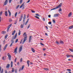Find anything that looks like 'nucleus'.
I'll list each match as a JSON object with an SVG mask.
<instances>
[{
    "label": "nucleus",
    "instance_id": "cd10ccee",
    "mask_svg": "<svg viewBox=\"0 0 73 73\" xmlns=\"http://www.w3.org/2000/svg\"><path fill=\"white\" fill-rule=\"evenodd\" d=\"M24 65H23L21 68V70H23V69H24Z\"/></svg>",
    "mask_w": 73,
    "mask_h": 73
},
{
    "label": "nucleus",
    "instance_id": "9b49d317",
    "mask_svg": "<svg viewBox=\"0 0 73 73\" xmlns=\"http://www.w3.org/2000/svg\"><path fill=\"white\" fill-rule=\"evenodd\" d=\"M25 19H26V15L25 14L24 15V17H23V22H24L25 21Z\"/></svg>",
    "mask_w": 73,
    "mask_h": 73
},
{
    "label": "nucleus",
    "instance_id": "4468645a",
    "mask_svg": "<svg viewBox=\"0 0 73 73\" xmlns=\"http://www.w3.org/2000/svg\"><path fill=\"white\" fill-rule=\"evenodd\" d=\"M8 3V0H6L5 2V5H6Z\"/></svg>",
    "mask_w": 73,
    "mask_h": 73
},
{
    "label": "nucleus",
    "instance_id": "1a4fd4ad",
    "mask_svg": "<svg viewBox=\"0 0 73 73\" xmlns=\"http://www.w3.org/2000/svg\"><path fill=\"white\" fill-rule=\"evenodd\" d=\"M17 33H16L14 38H13L12 39H13H13H16V37H17Z\"/></svg>",
    "mask_w": 73,
    "mask_h": 73
},
{
    "label": "nucleus",
    "instance_id": "f257e3e1",
    "mask_svg": "<svg viewBox=\"0 0 73 73\" xmlns=\"http://www.w3.org/2000/svg\"><path fill=\"white\" fill-rule=\"evenodd\" d=\"M23 35H25V36L23 39V40L22 42V44H24V42H25V41H26V40H27V35L26 34V33H24Z\"/></svg>",
    "mask_w": 73,
    "mask_h": 73
},
{
    "label": "nucleus",
    "instance_id": "f03ea898",
    "mask_svg": "<svg viewBox=\"0 0 73 73\" xmlns=\"http://www.w3.org/2000/svg\"><path fill=\"white\" fill-rule=\"evenodd\" d=\"M62 3H60L58 6L53 8V9H51V10H54V9H57L58 8H59V7H61V6H62Z\"/></svg>",
    "mask_w": 73,
    "mask_h": 73
},
{
    "label": "nucleus",
    "instance_id": "5701e85b",
    "mask_svg": "<svg viewBox=\"0 0 73 73\" xmlns=\"http://www.w3.org/2000/svg\"><path fill=\"white\" fill-rule=\"evenodd\" d=\"M24 3H23L22 5H21L20 6V8H22V7H23V5H24Z\"/></svg>",
    "mask_w": 73,
    "mask_h": 73
},
{
    "label": "nucleus",
    "instance_id": "4d7b16f0",
    "mask_svg": "<svg viewBox=\"0 0 73 73\" xmlns=\"http://www.w3.org/2000/svg\"><path fill=\"white\" fill-rule=\"evenodd\" d=\"M15 72L16 73H17V69H15Z\"/></svg>",
    "mask_w": 73,
    "mask_h": 73
},
{
    "label": "nucleus",
    "instance_id": "864d4df0",
    "mask_svg": "<svg viewBox=\"0 0 73 73\" xmlns=\"http://www.w3.org/2000/svg\"><path fill=\"white\" fill-rule=\"evenodd\" d=\"M1 45H0V52H1Z\"/></svg>",
    "mask_w": 73,
    "mask_h": 73
},
{
    "label": "nucleus",
    "instance_id": "ddd939ff",
    "mask_svg": "<svg viewBox=\"0 0 73 73\" xmlns=\"http://www.w3.org/2000/svg\"><path fill=\"white\" fill-rule=\"evenodd\" d=\"M22 19H23V15H21V17L19 18V21H21L22 20Z\"/></svg>",
    "mask_w": 73,
    "mask_h": 73
},
{
    "label": "nucleus",
    "instance_id": "473e14b6",
    "mask_svg": "<svg viewBox=\"0 0 73 73\" xmlns=\"http://www.w3.org/2000/svg\"><path fill=\"white\" fill-rule=\"evenodd\" d=\"M31 26V24H29L28 25V27H27V29H28V28H29V27H30Z\"/></svg>",
    "mask_w": 73,
    "mask_h": 73
},
{
    "label": "nucleus",
    "instance_id": "c756f323",
    "mask_svg": "<svg viewBox=\"0 0 73 73\" xmlns=\"http://www.w3.org/2000/svg\"><path fill=\"white\" fill-rule=\"evenodd\" d=\"M60 44H64V42L62 40H60Z\"/></svg>",
    "mask_w": 73,
    "mask_h": 73
},
{
    "label": "nucleus",
    "instance_id": "7c9ffc66",
    "mask_svg": "<svg viewBox=\"0 0 73 73\" xmlns=\"http://www.w3.org/2000/svg\"><path fill=\"white\" fill-rule=\"evenodd\" d=\"M43 69H44V70H46L47 71H48L49 70V69L48 68H44Z\"/></svg>",
    "mask_w": 73,
    "mask_h": 73
},
{
    "label": "nucleus",
    "instance_id": "6e6552de",
    "mask_svg": "<svg viewBox=\"0 0 73 73\" xmlns=\"http://www.w3.org/2000/svg\"><path fill=\"white\" fill-rule=\"evenodd\" d=\"M17 47L16 48H15L14 50V53H15V54H16L17 53Z\"/></svg>",
    "mask_w": 73,
    "mask_h": 73
},
{
    "label": "nucleus",
    "instance_id": "aec40b11",
    "mask_svg": "<svg viewBox=\"0 0 73 73\" xmlns=\"http://www.w3.org/2000/svg\"><path fill=\"white\" fill-rule=\"evenodd\" d=\"M16 33V31L14 30L12 33V35H14L15 33Z\"/></svg>",
    "mask_w": 73,
    "mask_h": 73
},
{
    "label": "nucleus",
    "instance_id": "a878e982",
    "mask_svg": "<svg viewBox=\"0 0 73 73\" xmlns=\"http://www.w3.org/2000/svg\"><path fill=\"white\" fill-rule=\"evenodd\" d=\"M66 56L68 58V57H70V55H69V54H67L66 55Z\"/></svg>",
    "mask_w": 73,
    "mask_h": 73
},
{
    "label": "nucleus",
    "instance_id": "f704fd0d",
    "mask_svg": "<svg viewBox=\"0 0 73 73\" xmlns=\"http://www.w3.org/2000/svg\"><path fill=\"white\" fill-rule=\"evenodd\" d=\"M23 27H24V25H21V28H23Z\"/></svg>",
    "mask_w": 73,
    "mask_h": 73
},
{
    "label": "nucleus",
    "instance_id": "79ce46f5",
    "mask_svg": "<svg viewBox=\"0 0 73 73\" xmlns=\"http://www.w3.org/2000/svg\"><path fill=\"white\" fill-rule=\"evenodd\" d=\"M53 22V23H56V22L54 20V19L52 21Z\"/></svg>",
    "mask_w": 73,
    "mask_h": 73
},
{
    "label": "nucleus",
    "instance_id": "9d476101",
    "mask_svg": "<svg viewBox=\"0 0 73 73\" xmlns=\"http://www.w3.org/2000/svg\"><path fill=\"white\" fill-rule=\"evenodd\" d=\"M8 46V44H6L5 45V47L3 48L4 50H5V49H6V48H7V46Z\"/></svg>",
    "mask_w": 73,
    "mask_h": 73
},
{
    "label": "nucleus",
    "instance_id": "37998d69",
    "mask_svg": "<svg viewBox=\"0 0 73 73\" xmlns=\"http://www.w3.org/2000/svg\"><path fill=\"white\" fill-rule=\"evenodd\" d=\"M3 44H5V40H4L3 42Z\"/></svg>",
    "mask_w": 73,
    "mask_h": 73
},
{
    "label": "nucleus",
    "instance_id": "6ab92c4d",
    "mask_svg": "<svg viewBox=\"0 0 73 73\" xmlns=\"http://www.w3.org/2000/svg\"><path fill=\"white\" fill-rule=\"evenodd\" d=\"M31 50L32 52H33V53H35V49H34V48H31Z\"/></svg>",
    "mask_w": 73,
    "mask_h": 73
},
{
    "label": "nucleus",
    "instance_id": "412c9836",
    "mask_svg": "<svg viewBox=\"0 0 73 73\" xmlns=\"http://www.w3.org/2000/svg\"><path fill=\"white\" fill-rule=\"evenodd\" d=\"M71 16H72V12L70 13L68 15V17H70Z\"/></svg>",
    "mask_w": 73,
    "mask_h": 73
},
{
    "label": "nucleus",
    "instance_id": "603ef678",
    "mask_svg": "<svg viewBox=\"0 0 73 73\" xmlns=\"http://www.w3.org/2000/svg\"><path fill=\"white\" fill-rule=\"evenodd\" d=\"M23 39H22V40H21L20 42V44H21L22 43V42H23Z\"/></svg>",
    "mask_w": 73,
    "mask_h": 73
},
{
    "label": "nucleus",
    "instance_id": "4c0bfd02",
    "mask_svg": "<svg viewBox=\"0 0 73 73\" xmlns=\"http://www.w3.org/2000/svg\"><path fill=\"white\" fill-rule=\"evenodd\" d=\"M17 12H16L15 14V17L17 16Z\"/></svg>",
    "mask_w": 73,
    "mask_h": 73
},
{
    "label": "nucleus",
    "instance_id": "5fc2aeb1",
    "mask_svg": "<svg viewBox=\"0 0 73 73\" xmlns=\"http://www.w3.org/2000/svg\"><path fill=\"white\" fill-rule=\"evenodd\" d=\"M31 12L32 13H35V11H33V10H31Z\"/></svg>",
    "mask_w": 73,
    "mask_h": 73
},
{
    "label": "nucleus",
    "instance_id": "ea45409f",
    "mask_svg": "<svg viewBox=\"0 0 73 73\" xmlns=\"http://www.w3.org/2000/svg\"><path fill=\"white\" fill-rule=\"evenodd\" d=\"M69 50H70V51H71V52H73V50H72L70 48H69Z\"/></svg>",
    "mask_w": 73,
    "mask_h": 73
},
{
    "label": "nucleus",
    "instance_id": "2eb2a0df",
    "mask_svg": "<svg viewBox=\"0 0 73 73\" xmlns=\"http://www.w3.org/2000/svg\"><path fill=\"white\" fill-rule=\"evenodd\" d=\"M29 19H28L27 20V21L25 23V25H27V23H28V22L29 21Z\"/></svg>",
    "mask_w": 73,
    "mask_h": 73
},
{
    "label": "nucleus",
    "instance_id": "bf43d9fd",
    "mask_svg": "<svg viewBox=\"0 0 73 73\" xmlns=\"http://www.w3.org/2000/svg\"><path fill=\"white\" fill-rule=\"evenodd\" d=\"M7 35H6L5 36V39H6V38H7Z\"/></svg>",
    "mask_w": 73,
    "mask_h": 73
},
{
    "label": "nucleus",
    "instance_id": "72a5a7b5",
    "mask_svg": "<svg viewBox=\"0 0 73 73\" xmlns=\"http://www.w3.org/2000/svg\"><path fill=\"white\" fill-rule=\"evenodd\" d=\"M18 40H19L18 39H17L15 41V43H16L17 42H18Z\"/></svg>",
    "mask_w": 73,
    "mask_h": 73
},
{
    "label": "nucleus",
    "instance_id": "c03bdc74",
    "mask_svg": "<svg viewBox=\"0 0 73 73\" xmlns=\"http://www.w3.org/2000/svg\"><path fill=\"white\" fill-rule=\"evenodd\" d=\"M20 61L22 62L23 61V58H21L20 59Z\"/></svg>",
    "mask_w": 73,
    "mask_h": 73
},
{
    "label": "nucleus",
    "instance_id": "a18cd8bd",
    "mask_svg": "<svg viewBox=\"0 0 73 73\" xmlns=\"http://www.w3.org/2000/svg\"><path fill=\"white\" fill-rule=\"evenodd\" d=\"M40 44L41 45H42V46H44V45L43 44H42V42H40Z\"/></svg>",
    "mask_w": 73,
    "mask_h": 73
},
{
    "label": "nucleus",
    "instance_id": "a19ab883",
    "mask_svg": "<svg viewBox=\"0 0 73 73\" xmlns=\"http://www.w3.org/2000/svg\"><path fill=\"white\" fill-rule=\"evenodd\" d=\"M35 17L36 18V19H40V18L37 16H35Z\"/></svg>",
    "mask_w": 73,
    "mask_h": 73
},
{
    "label": "nucleus",
    "instance_id": "8fccbe9b",
    "mask_svg": "<svg viewBox=\"0 0 73 73\" xmlns=\"http://www.w3.org/2000/svg\"><path fill=\"white\" fill-rule=\"evenodd\" d=\"M67 70H68V71H69L70 72L71 71V70L70 69H67Z\"/></svg>",
    "mask_w": 73,
    "mask_h": 73
},
{
    "label": "nucleus",
    "instance_id": "69168bd1",
    "mask_svg": "<svg viewBox=\"0 0 73 73\" xmlns=\"http://www.w3.org/2000/svg\"><path fill=\"white\" fill-rule=\"evenodd\" d=\"M22 2H23V0H21L20 1V3H21Z\"/></svg>",
    "mask_w": 73,
    "mask_h": 73
},
{
    "label": "nucleus",
    "instance_id": "49530a36",
    "mask_svg": "<svg viewBox=\"0 0 73 73\" xmlns=\"http://www.w3.org/2000/svg\"><path fill=\"white\" fill-rule=\"evenodd\" d=\"M1 73H3V69H2L1 71Z\"/></svg>",
    "mask_w": 73,
    "mask_h": 73
},
{
    "label": "nucleus",
    "instance_id": "39448f33",
    "mask_svg": "<svg viewBox=\"0 0 73 73\" xmlns=\"http://www.w3.org/2000/svg\"><path fill=\"white\" fill-rule=\"evenodd\" d=\"M59 14L57 13V14H55L54 15V17H58L59 16Z\"/></svg>",
    "mask_w": 73,
    "mask_h": 73
},
{
    "label": "nucleus",
    "instance_id": "6e6d98bb",
    "mask_svg": "<svg viewBox=\"0 0 73 73\" xmlns=\"http://www.w3.org/2000/svg\"><path fill=\"white\" fill-rule=\"evenodd\" d=\"M48 23L50 25V24H52V22H49Z\"/></svg>",
    "mask_w": 73,
    "mask_h": 73
},
{
    "label": "nucleus",
    "instance_id": "680f3d73",
    "mask_svg": "<svg viewBox=\"0 0 73 73\" xmlns=\"http://www.w3.org/2000/svg\"><path fill=\"white\" fill-rule=\"evenodd\" d=\"M30 2V0H28L27 2V3H29Z\"/></svg>",
    "mask_w": 73,
    "mask_h": 73
},
{
    "label": "nucleus",
    "instance_id": "393cba45",
    "mask_svg": "<svg viewBox=\"0 0 73 73\" xmlns=\"http://www.w3.org/2000/svg\"><path fill=\"white\" fill-rule=\"evenodd\" d=\"M15 71V68H12V70H11L12 72H13Z\"/></svg>",
    "mask_w": 73,
    "mask_h": 73
},
{
    "label": "nucleus",
    "instance_id": "bb28decb",
    "mask_svg": "<svg viewBox=\"0 0 73 73\" xmlns=\"http://www.w3.org/2000/svg\"><path fill=\"white\" fill-rule=\"evenodd\" d=\"M2 34H5V33H6V32L5 31H2Z\"/></svg>",
    "mask_w": 73,
    "mask_h": 73
},
{
    "label": "nucleus",
    "instance_id": "4be33fe9",
    "mask_svg": "<svg viewBox=\"0 0 73 73\" xmlns=\"http://www.w3.org/2000/svg\"><path fill=\"white\" fill-rule=\"evenodd\" d=\"M8 12L9 13V16H11V12H10V11H9V10H8Z\"/></svg>",
    "mask_w": 73,
    "mask_h": 73
},
{
    "label": "nucleus",
    "instance_id": "2f4dec72",
    "mask_svg": "<svg viewBox=\"0 0 73 73\" xmlns=\"http://www.w3.org/2000/svg\"><path fill=\"white\" fill-rule=\"evenodd\" d=\"M36 16H39L40 17V15L38 14H35Z\"/></svg>",
    "mask_w": 73,
    "mask_h": 73
},
{
    "label": "nucleus",
    "instance_id": "dca6fc26",
    "mask_svg": "<svg viewBox=\"0 0 73 73\" xmlns=\"http://www.w3.org/2000/svg\"><path fill=\"white\" fill-rule=\"evenodd\" d=\"M73 28V25L70 26L69 27V29H72Z\"/></svg>",
    "mask_w": 73,
    "mask_h": 73
},
{
    "label": "nucleus",
    "instance_id": "b1692460",
    "mask_svg": "<svg viewBox=\"0 0 73 73\" xmlns=\"http://www.w3.org/2000/svg\"><path fill=\"white\" fill-rule=\"evenodd\" d=\"M6 59V57L3 56L2 57V60H5Z\"/></svg>",
    "mask_w": 73,
    "mask_h": 73
},
{
    "label": "nucleus",
    "instance_id": "58836bf2",
    "mask_svg": "<svg viewBox=\"0 0 73 73\" xmlns=\"http://www.w3.org/2000/svg\"><path fill=\"white\" fill-rule=\"evenodd\" d=\"M20 6V5H18L17 7H16V9H18V8H19V7Z\"/></svg>",
    "mask_w": 73,
    "mask_h": 73
},
{
    "label": "nucleus",
    "instance_id": "e433bc0d",
    "mask_svg": "<svg viewBox=\"0 0 73 73\" xmlns=\"http://www.w3.org/2000/svg\"><path fill=\"white\" fill-rule=\"evenodd\" d=\"M3 13V11H1L0 12V16H1V15H2V14Z\"/></svg>",
    "mask_w": 73,
    "mask_h": 73
},
{
    "label": "nucleus",
    "instance_id": "f8f14e48",
    "mask_svg": "<svg viewBox=\"0 0 73 73\" xmlns=\"http://www.w3.org/2000/svg\"><path fill=\"white\" fill-rule=\"evenodd\" d=\"M32 39V36H30L29 37V42H30V41Z\"/></svg>",
    "mask_w": 73,
    "mask_h": 73
},
{
    "label": "nucleus",
    "instance_id": "0eeeda50",
    "mask_svg": "<svg viewBox=\"0 0 73 73\" xmlns=\"http://www.w3.org/2000/svg\"><path fill=\"white\" fill-rule=\"evenodd\" d=\"M22 48H23V46H21L19 50V52H20H20H21V51L22 50V49H23Z\"/></svg>",
    "mask_w": 73,
    "mask_h": 73
},
{
    "label": "nucleus",
    "instance_id": "20e7f679",
    "mask_svg": "<svg viewBox=\"0 0 73 73\" xmlns=\"http://www.w3.org/2000/svg\"><path fill=\"white\" fill-rule=\"evenodd\" d=\"M7 56L8 57V58L9 60H11V56L9 53H7Z\"/></svg>",
    "mask_w": 73,
    "mask_h": 73
},
{
    "label": "nucleus",
    "instance_id": "e2e57ef3",
    "mask_svg": "<svg viewBox=\"0 0 73 73\" xmlns=\"http://www.w3.org/2000/svg\"><path fill=\"white\" fill-rule=\"evenodd\" d=\"M59 11L60 12V11H61V8L59 9Z\"/></svg>",
    "mask_w": 73,
    "mask_h": 73
},
{
    "label": "nucleus",
    "instance_id": "c9c22d12",
    "mask_svg": "<svg viewBox=\"0 0 73 73\" xmlns=\"http://www.w3.org/2000/svg\"><path fill=\"white\" fill-rule=\"evenodd\" d=\"M9 22H11V21H12V19H9Z\"/></svg>",
    "mask_w": 73,
    "mask_h": 73
},
{
    "label": "nucleus",
    "instance_id": "09e8293b",
    "mask_svg": "<svg viewBox=\"0 0 73 73\" xmlns=\"http://www.w3.org/2000/svg\"><path fill=\"white\" fill-rule=\"evenodd\" d=\"M9 3H11V1H12V0H9Z\"/></svg>",
    "mask_w": 73,
    "mask_h": 73
},
{
    "label": "nucleus",
    "instance_id": "13d9d810",
    "mask_svg": "<svg viewBox=\"0 0 73 73\" xmlns=\"http://www.w3.org/2000/svg\"><path fill=\"white\" fill-rule=\"evenodd\" d=\"M17 60V58H15V62H16V60Z\"/></svg>",
    "mask_w": 73,
    "mask_h": 73
},
{
    "label": "nucleus",
    "instance_id": "423d86ee",
    "mask_svg": "<svg viewBox=\"0 0 73 73\" xmlns=\"http://www.w3.org/2000/svg\"><path fill=\"white\" fill-rule=\"evenodd\" d=\"M11 26H12V24H10L9 25L7 29V32H8L9 31L8 30H9V28H10V27H11Z\"/></svg>",
    "mask_w": 73,
    "mask_h": 73
},
{
    "label": "nucleus",
    "instance_id": "7ed1b4c3",
    "mask_svg": "<svg viewBox=\"0 0 73 73\" xmlns=\"http://www.w3.org/2000/svg\"><path fill=\"white\" fill-rule=\"evenodd\" d=\"M11 41L12 42L11 43V44L10 45V47H11V46H12V45H13V43H14V40H13V39H11Z\"/></svg>",
    "mask_w": 73,
    "mask_h": 73
},
{
    "label": "nucleus",
    "instance_id": "0e129e2a",
    "mask_svg": "<svg viewBox=\"0 0 73 73\" xmlns=\"http://www.w3.org/2000/svg\"><path fill=\"white\" fill-rule=\"evenodd\" d=\"M46 50V49H45L44 48H43V50L44 51V50Z\"/></svg>",
    "mask_w": 73,
    "mask_h": 73
},
{
    "label": "nucleus",
    "instance_id": "338daca9",
    "mask_svg": "<svg viewBox=\"0 0 73 73\" xmlns=\"http://www.w3.org/2000/svg\"><path fill=\"white\" fill-rule=\"evenodd\" d=\"M70 57H71L73 58V56L72 55H70Z\"/></svg>",
    "mask_w": 73,
    "mask_h": 73
},
{
    "label": "nucleus",
    "instance_id": "c85d7f7f",
    "mask_svg": "<svg viewBox=\"0 0 73 73\" xmlns=\"http://www.w3.org/2000/svg\"><path fill=\"white\" fill-rule=\"evenodd\" d=\"M21 33V31H20V30H19V32L18 33V35H19V36H20V35Z\"/></svg>",
    "mask_w": 73,
    "mask_h": 73
},
{
    "label": "nucleus",
    "instance_id": "a211bd4d",
    "mask_svg": "<svg viewBox=\"0 0 73 73\" xmlns=\"http://www.w3.org/2000/svg\"><path fill=\"white\" fill-rule=\"evenodd\" d=\"M9 66H10L9 64H7L6 66V68H8V69L9 68Z\"/></svg>",
    "mask_w": 73,
    "mask_h": 73
},
{
    "label": "nucleus",
    "instance_id": "052dcab7",
    "mask_svg": "<svg viewBox=\"0 0 73 73\" xmlns=\"http://www.w3.org/2000/svg\"><path fill=\"white\" fill-rule=\"evenodd\" d=\"M21 70V68H20L19 70V72H20V71Z\"/></svg>",
    "mask_w": 73,
    "mask_h": 73
},
{
    "label": "nucleus",
    "instance_id": "de8ad7c7",
    "mask_svg": "<svg viewBox=\"0 0 73 73\" xmlns=\"http://www.w3.org/2000/svg\"><path fill=\"white\" fill-rule=\"evenodd\" d=\"M27 64H29V60H28L27 62Z\"/></svg>",
    "mask_w": 73,
    "mask_h": 73
},
{
    "label": "nucleus",
    "instance_id": "f3484780",
    "mask_svg": "<svg viewBox=\"0 0 73 73\" xmlns=\"http://www.w3.org/2000/svg\"><path fill=\"white\" fill-rule=\"evenodd\" d=\"M5 15L6 16H8V14L7 13V11H6L5 13Z\"/></svg>",
    "mask_w": 73,
    "mask_h": 73
},
{
    "label": "nucleus",
    "instance_id": "3c124183",
    "mask_svg": "<svg viewBox=\"0 0 73 73\" xmlns=\"http://www.w3.org/2000/svg\"><path fill=\"white\" fill-rule=\"evenodd\" d=\"M56 44H59V42H58L56 41Z\"/></svg>",
    "mask_w": 73,
    "mask_h": 73
},
{
    "label": "nucleus",
    "instance_id": "774afa93",
    "mask_svg": "<svg viewBox=\"0 0 73 73\" xmlns=\"http://www.w3.org/2000/svg\"><path fill=\"white\" fill-rule=\"evenodd\" d=\"M16 23H17V21H15V22L14 24H16Z\"/></svg>",
    "mask_w": 73,
    "mask_h": 73
}]
</instances>
